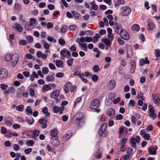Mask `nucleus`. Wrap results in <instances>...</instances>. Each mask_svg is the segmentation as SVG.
Returning <instances> with one entry per match:
<instances>
[{
    "mask_svg": "<svg viewBox=\"0 0 160 160\" xmlns=\"http://www.w3.org/2000/svg\"><path fill=\"white\" fill-rule=\"evenodd\" d=\"M19 59V56L17 53L13 54L12 56H11L10 54H7L5 57V60L6 61L9 62L12 60L11 63L13 67H14L18 63Z\"/></svg>",
    "mask_w": 160,
    "mask_h": 160,
    "instance_id": "1",
    "label": "nucleus"
},
{
    "mask_svg": "<svg viewBox=\"0 0 160 160\" xmlns=\"http://www.w3.org/2000/svg\"><path fill=\"white\" fill-rule=\"evenodd\" d=\"M8 76V71L6 68H1L0 69V80L6 79Z\"/></svg>",
    "mask_w": 160,
    "mask_h": 160,
    "instance_id": "2",
    "label": "nucleus"
},
{
    "mask_svg": "<svg viewBox=\"0 0 160 160\" xmlns=\"http://www.w3.org/2000/svg\"><path fill=\"white\" fill-rule=\"evenodd\" d=\"M122 15L126 16L128 15L130 13L131 10V8L127 6H124L122 7Z\"/></svg>",
    "mask_w": 160,
    "mask_h": 160,
    "instance_id": "3",
    "label": "nucleus"
},
{
    "mask_svg": "<svg viewBox=\"0 0 160 160\" xmlns=\"http://www.w3.org/2000/svg\"><path fill=\"white\" fill-rule=\"evenodd\" d=\"M149 116L152 118L153 119H154L156 117L157 115L154 113V110L153 107L151 105H149Z\"/></svg>",
    "mask_w": 160,
    "mask_h": 160,
    "instance_id": "4",
    "label": "nucleus"
},
{
    "mask_svg": "<svg viewBox=\"0 0 160 160\" xmlns=\"http://www.w3.org/2000/svg\"><path fill=\"white\" fill-rule=\"evenodd\" d=\"M99 105V101L97 99H94L92 101L90 105V108L91 109H96L98 107Z\"/></svg>",
    "mask_w": 160,
    "mask_h": 160,
    "instance_id": "5",
    "label": "nucleus"
},
{
    "mask_svg": "<svg viewBox=\"0 0 160 160\" xmlns=\"http://www.w3.org/2000/svg\"><path fill=\"white\" fill-rule=\"evenodd\" d=\"M114 28L115 31L118 34H120L123 30L121 25L118 23H115L114 24Z\"/></svg>",
    "mask_w": 160,
    "mask_h": 160,
    "instance_id": "6",
    "label": "nucleus"
},
{
    "mask_svg": "<svg viewBox=\"0 0 160 160\" xmlns=\"http://www.w3.org/2000/svg\"><path fill=\"white\" fill-rule=\"evenodd\" d=\"M83 116L82 112H80L76 114L73 117V119L76 122H79L81 120Z\"/></svg>",
    "mask_w": 160,
    "mask_h": 160,
    "instance_id": "7",
    "label": "nucleus"
},
{
    "mask_svg": "<svg viewBox=\"0 0 160 160\" xmlns=\"http://www.w3.org/2000/svg\"><path fill=\"white\" fill-rule=\"evenodd\" d=\"M122 38L125 40H128L129 38L128 33L125 30H123L119 34Z\"/></svg>",
    "mask_w": 160,
    "mask_h": 160,
    "instance_id": "8",
    "label": "nucleus"
},
{
    "mask_svg": "<svg viewBox=\"0 0 160 160\" xmlns=\"http://www.w3.org/2000/svg\"><path fill=\"white\" fill-rule=\"evenodd\" d=\"M115 110L112 108H109L107 110V113L109 118H114L115 115Z\"/></svg>",
    "mask_w": 160,
    "mask_h": 160,
    "instance_id": "9",
    "label": "nucleus"
},
{
    "mask_svg": "<svg viewBox=\"0 0 160 160\" xmlns=\"http://www.w3.org/2000/svg\"><path fill=\"white\" fill-rule=\"evenodd\" d=\"M158 147L157 146H153L148 148V152L150 154L155 155L156 154Z\"/></svg>",
    "mask_w": 160,
    "mask_h": 160,
    "instance_id": "10",
    "label": "nucleus"
},
{
    "mask_svg": "<svg viewBox=\"0 0 160 160\" xmlns=\"http://www.w3.org/2000/svg\"><path fill=\"white\" fill-rule=\"evenodd\" d=\"M60 91L58 89L55 90L50 95L51 98L53 99L57 98L59 96Z\"/></svg>",
    "mask_w": 160,
    "mask_h": 160,
    "instance_id": "11",
    "label": "nucleus"
},
{
    "mask_svg": "<svg viewBox=\"0 0 160 160\" xmlns=\"http://www.w3.org/2000/svg\"><path fill=\"white\" fill-rule=\"evenodd\" d=\"M153 101L154 103L158 106L160 107V94L157 93L156 96L153 98Z\"/></svg>",
    "mask_w": 160,
    "mask_h": 160,
    "instance_id": "12",
    "label": "nucleus"
},
{
    "mask_svg": "<svg viewBox=\"0 0 160 160\" xmlns=\"http://www.w3.org/2000/svg\"><path fill=\"white\" fill-rule=\"evenodd\" d=\"M38 122L42 125V126H41L42 128H45L47 127L46 125L47 120L46 118H42V119H40L38 121Z\"/></svg>",
    "mask_w": 160,
    "mask_h": 160,
    "instance_id": "13",
    "label": "nucleus"
},
{
    "mask_svg": "<svg viewBox=\"0 0 160 160\" xmlns=\"http://www.w3.org/2000/svg\"><path fill=\"white\" fill-rule=\"evenodd\" d=\"M52 144L55 146H58L60 144V142L59 141L58 138H55L54 139H52Z\"/></svg>",
    "mask_w": 160,
    "mask_h": 160,
    "instance_id": "14",
    "label": "nucleus"
},
{
    "mask_svg": "<svg viewBox=\"0 0 160 160\" xmlns=\"http://www.w3.org/2000/svg\"><path fill=\"white\" fill-rule=\"evenodd\" d=\"M139 64L140 65L142 66L145 64H148L149 63V61L148 60V58L146 57L144 60L143 59H142L139 61Z\"/></svg>",
    "mask_w": 160,
    "mask_h": 160,
    "instance_id": "15",
    "label": "nucleus"
},
{
    "mask_svg": "<svg viewBox=\"0 0 160 160\" xmlns=\"http://www.w3.org/2000/svg\"><path fill=\"white\" fill-rule=\"evenodd\" d=\"M102 149L100 148L99 149L95 154L96 158L98 159H101L102 158Z\"/></svg>",
    "mask_w": 160,
    "mask_h": 160,
    "instance_id": "16",
    "label": "nucleus"
},
{
    "mask_svg": "<svg viewBox=\"0 0 160 160\" xmlns=\"http://www.w3.org/2000/svg\"><path fill=\"white\" fill-rule=\"evenodd\" d=\"M116 82L115 80L113 79L111 80L109 82V86L110 89H112L114 88L116 85Z\"/></svg>",
    "mask_w": 160,
    "mask_h": 160,
    "instance_id": "17",
    "label": "nucleus"
},
{
    "mask_svg": "<svg viewBox=\"0 0 160 160\" xmlns=\"http://www.w3.org/2000/svg\"><path fill=\"white\" fill-rule=\"evenodd\" d=\"M42 112L43 114L45 115V117L47 118L49 117L50 114L48 112V109L47 107L43 108L42 109Z\"/></svg>",
    "mask_w": 160,
    "mask_h": 160,
    "instance_id": "18",
    "label": "nucleus"
},
{
    "mask_svg": "<svg viewBox=\"0 0 160 160\" xmlns=\"http://www.w3.org/2000/svg\"><path fill=\"white\" fill-rule=\"evenodd\" d=\"M108 96L109 100L111 101L112 99L114 98L116 95L114 93L112 92L108 93Z\"/></svg>",
    "mask_w": 160,
    "mask_h": 160,
    "instance_id": "19",
    "label": "nucleus"
},
{
    "mask_svg": "<svg viewBox=\"0 0 160 160\" xmlns=\"http://www.w3.org/2000/svg\"><path fill=\"white\" fill-rule=\"evenodd\" d=\"M130 143L132 144L131 146L133 147L135 149H136L137 148V146L136 144V141L135 138H131L130 141Z\"/></svg>",
    "mask_w": 160,
    "mask_h": 160,
    "instance_id": "20",
    "label": "nucleus"
},
{
    "mask_svg": "<svg viewBox=\"0 0 160 160\" xmlns=\"http://www.w3.org/2000/svg\"><path fill=\"white\" fill-rule=\"evenodd\" d=\"M102 40L103 41L107 46L110 47L111 44V40H109L108 38L103 39Z\"/></svg>",
    "mask_w": 160,
    "mask_h": 160,
    "instance_id": "21",
    "label": "nucleus"
},
{
    "mask_svg": "<svg viewBox=\"0 0 160 160\" xmlns=\"http://www.w3.org/2000/svg\"><path fill=\"white\" fill-rule=\"evenodd\" d=\"M58 131H51V135L52 138H58L57 135L58 133Z\"/></svg>",
    "mask_w": 160,
    "mask_h": 160,
    "instance_id": "22",
    "label": "nucleus"
},
{
    "mask_svg": "<svg viewBox=\"0 0 160 160\" xmlns=\"http://www.w3.org/2000/svg\"><path fill=\"white\" fill-rule=\"evenodd\" d=\"M35 143L33 140H28L26 142V145L28 146H32Z\"/></svg>",
    "mask_w": 160,
    "mask_h": 160,
    "instance_id": "23",
    "label": "nucleus"
},
{
    "mask_svg": "<svg viewBox=\"0 0 160 160\" xmlns=\"http://www.w3.org/2000/svg\"><path fill=\"white\" fill-rule=\"evenodd\" d=\"M46 79L48 82H53L54 80V78L52 75H48L46 77Z\"/></svg>",
    "mask_w": 160,
    "mask_h": 160,
    "instance_id": "24",
    "label": "nucleus"
},
{
    "mask_svg": "<svg viewBox=\"0 0 160 160\" xmlns=\"http://www.w3.org/2000/svg\"><path fill=\"white\" fill-rule=\"evenodd\" d=\"M132 30H135L137 31H138L139 29V26L137 24H134L132 27Z\"/></svg>",
    "mask_w": 160,
    "mask_h": 160,
    "instance_id": "25",
    "label": "nucleus"
},
{
    "mask_svg": "<svg viewBox=\"0 0 160 160\" xmlns=\"http://www.w3.org/2000/svg\"><path fill=\"white\" fill-rule=\"evenodd\" d=\"M42 89L45 91V92H46L48 90H51V88L49 85L48 84H45L43 86Z\"/></svg>",
    "mask_w": 160,
    "mask_h": 160,
    "instance_id": "26",
    "label": "nucleus"
},
{
    "mask_svg": "<svg viewBox=\"0 0 160 160\" xmlns=\"http://www.w3.org/2000/svg\"><path fill=\"white\" fill-rule=\"evenodd\" d=\"M155 27V25L152 22L148 23V29L152 30L153 28H154Z\"/></svg>",
    "mask_w": 160,
    "mask_h": 160,
    "instance_id": "27",
    "label": "nucleus"
},
{
    "mask_svg": "<svg viewBox=\"0 0 160 160\" xmlns=\"http://www.w3.org/2000/svg\"><path fill=\"white\" fill-rule=\"evenodd\" d=\"M4 136L7 138H10L13 136V133L11 131H7L6 134H5Z\"/></svg>",
    "mask_w": 160,
    "mask_h": 160,
    "instance_id": "28",
    "label": "nucleus"
},
{
    "mask_svg": "<svg viewBox=\"0 0 160 160\" xmlns=\"http://www.w3.org/2000/svg\"><path fill=\"white\" fill-rule=\"evenodd\" d=\"M67 51V49L64 48L60 52V55L63 57H66V54Z\"/></svg>",
    "mask_w": 160,
    "mask_h": 160,
    "instance_id": "29",
    "label": "nucleus"
},
{
    "mask_svg": "<svg viewBox=\"0 0 160 160\" xmlns=\"http://www.w3.org/2000/svg\"><path fill=\"white\" fill-rule=\"evenodd\" d=\"M24 105H18L16 107V109L18 111L22 112L24 110Z\"/></svg>",
    "mask_w": 160,
    "mask_h": 160,
    "instance_id": "30",
    "label": "nucleus"
},
{
    "mask_svg": "<svg viewBox=\"0 0 160 160\" xmlns=\"http://www.w3.org/2000/svg\"><path fill=\"white\" fill-rule=\"evenodd\" d=\"M107 131H98V133L101 136L105 137L106 133Z\"/></svg>",
    "mask_w": 160,
    "mask_h": 160,
    "instance_id": "31",
    "label": "nucleus"
},
{
    "mask_svg": "<svg viewBox=\"0 0 160 160\" xmlns=\"http://www.w3.org/2000/svg\"><path fill=\"white\" fill-rule=\"evenodd\" d=\"M15 27L17 30L19 32H21L22 31L23 28L19 24H16Z\"/></svg>",
    "mask_w": 160,
    "mask_h": 160,
    "instance_id": "32",
    "label": "nucleus"
},
{
    "mask_svg": "<svg viewBox=\"0 0 160 160\" xmlns=\"http://www.w3.org/2000/svg\"><path fill=\"white\" fill-rule=\"evenodd\" d=\"M69 84H71L70 82H69L68 84H66L64 86V91L66 93H67L68 91V87L69 86Z\"/></svg>",
    "mask_w": 160,
    "mask_h": 160,
    "instance_id": "33",
    "label": "nucleus"
},
{
    "mask_svg": "<svg viewBox=\"0 0 160 160\" xmlns=\"http://www.w3.org/2000/svg\"><path fill=\"white\" fill-rule=\"evenodd\" d=\"M30 24L29 25L30 26H32L33 24H35L37 21L34 18H31L30 19Z\"/></svg>",
    "mask_w": 160,
    "mask_h": 160,
    "instance_id": "34",
    "label": "nucleus"
},
{
    "mask_svg": "<svg viewBox=\"0 0 160 160\" xmlns=\"http://www.w3.org/2000/svg\"><path fill=\"white\" fill-rule=\"evenodd\" d=\"M4 121L5 123L7 125L9 126H11L12 124V121L10 120H8L7 118H6L4 119Z\"/></svg>",
    "mask_w": 160,
    "mask_h": 160,
    "instance_id": "35",
    "label": "nucleus"
},
{
    "mask_svg": "<svg viewBox=\"0 0 160 160\" xmlns=\"http://www.w3.org/2000/svg\"><path fill=\"white\" fill-rule=\"evenodd\" d=\"M42 72L44 74H46L48 73L49 70L47 67H44L42 68Z\"/></svg>",
    "mask_w": 160,
    "mask_h": 160,
    "instance_id": "36",
    "label": "nucleus"
},
{
    "mask_svg": "<svg viewBox=\"0 0 160 160\" xmlns=\"http://www.w3.org/2000/svg\"><path fill=\"white\" fill-rule=\"evenodd\" d=\"M73 59L71 58L67 61L68 65V66H71L72 65L73 62Z\"/></svg>",
    "mask_w": 160,
    "mask_h": 160,
    "instance_id": "37",
    "label": "nucleus"
},
{
    "mask_svg": "<svg viewBox=\"0 0 160 160\" xmlns=\"http://www.w3.org/2000/svg\"><path fill=\"white\" fill-rule=\"evenodd\" d=\"M8 87V85L2 83L0 84V88L2 90H5Z\"/></svg>",
    "mask_w": 160,
    "mask_h": 160,
    "instance_id": "38",
    "label": "nucleus"
},
{
    "mask_svg": "<svg viewBox=\"0 0 160 160\" xmlns=\"http://www.w3.org/2000/svg\"><path fill=\"white\" fill-rule=\"evenodd\" d=\"M137 98L138 99H141L142 100H143V94L142 92H139L137 94Z\"/></svg>",
    "mask_w": 160,
    "mask_h": 160,
    "instance_id": "39",
    "label": "nucleus"
},
{
    "mask_svg": "<svg viewBox=\"0 0 160 160\" xmlns=\"http://www.w3.org/2000/svg\"><path fill=\"white\" fill-rule=\"evenodd\" d=\"M79 45L80 46H81L83 48H84V51H86L87 49V44L86 43H84L83 44H82L81 43H79Z\"/></svg>",
    "mask_w": 160,
    "mask_h": 160,
    "instance_id": "40",
    "label": "nucleus"
},
{
    "mask_svg": "<svg viewBox=\"0 0 160 160\" xmlns=\"http://www.w3.org/2000/svg\"><path fill=\"white\" fill-rule=\"evenodd\" d=\"M56 64L57 67H60L62 65L63 62L61 60H58L56 62Z\"/></svg>",
    "mask_w": 160,
    "mask_h": 160,
    "instance_id": "41",
    "label": "nucleus"
},
{
    "mask_svg": "<svg viewBox=\"0 0 160 160\" xmlns=\"http://www.w3.org/2000/svg\"><path fill=\"white\" fill-rule=\"evenodd\" d=\"M132 50L131 49H129L127 50V58H130L132 54Z\"/></svg>",
    "mask_w": 160,
    "mask_h": 160,
    "instance_id": "42",
    "label": "nucleus"
},
{
    "mask_svg": "<svg viewBox=\"0 0 160 160\" xmlns=\"http://www.w3.org/2000/svg\"><path fill=\"white\" fill-rule=\"evenodd\" d=\"M28 89H29L30 92V95L32 97H33L35 95L34 90L32 88H30L29 89L28 88Z\"/></svg>",
    "mask_w": 160,
    "mask_h": 160,
    "instance_id": "43",
    "label": "nucleus"
},
{
    "mask_svg": "<svg viewBox=\"0 0 160 160\" xmlns=\"http://www.w3.org/2000/svg\"><path fill=\"white\" fill-rule=\"evenodd\" d=\"M107 127V124L106 123H103L100 127L99 130H106Z\"/></svg>",
    "mask_w": 160,
    "mask_h": 160,
    "instance_id": "44",
    "label": "nucleus"
},
{
    "mask_svg": "<svg viewBox=\"0 0 160 160\" xmlns=\"http://www.w3.org/2000/svg\"><path fill=\"white\" fill-rule=\"evenodd\" d=\"M82 98L81 97L78 98L75 101L74 103L73 107L75 108V105L77 104L78 103H79L80 101L82 100Z\"/></svg>",
    "mask_w": 160,
    "mask_h": 160,
    "instance_id": "45",
    "label": "nucleus"
},
{
    "mask_svg": "<svg viewBox=\"0 0 160 160\" xmlns=\"http://www.w3.org/2000/svg\"><path fill=\"white\" fill-rule=\"evenodd\" d=\"M99 67L97 65H94L93 68V70L95 72H97L99 70Z\"/></svg>",
    "mask_w": 160,
    "mask_h": 160,
    "instance_id": "46",
    "label": "nucleus"
},
{
    "mask_svg": "<svg viewBox=\"0 0 160 160\" xmlns=\"http://www.w3.org/2000/svg\"><path fill=\"white\" fill-rule=\"evenodd\" d=\"M19 43L21 45L24 46L27 44V42L25 40H22L19 41Z\"/></svg>",
    "mask_w": 160,
    "mask_h": 160,
    "instance_id": "47",
    "label": "nucleus"
},
{
    "mask_svg": "<svg viewBox=\"0 0 160 160\" xmlns=\"http://www.w3.org/2000/svg\"><path fill=\"white\" fill-rule=\"evenodd\" d=\"M48 40L50 42H53L55 43L56 42V40L54 39L52 37L48 36L47 38Z\"/></svg>",
    "mask_w": 160,
    "mask_h": 160,
    "instance_id": "48",
    "label": "nucleus"
},
{
    "mask_svg": "<svg viewBox=\"0 0 160 160\" xmlns=\"http://www.w3.org/2000/svg\"><path fill=\"white\" fill-rule=\"evenodd\" d=\"M133 150L132 148H127V153L129 155H131L132 153Z\"/></svg>",
    "mask_w": 160,
    "mask_h": 160,
    "instance_id": "49",
    "label": "nucleus"
},
{
    "mask_svg": "<svg viewBox=\"0 0 160 160\" xmlns=\"http://www.w3.org/2000/svg\"><path fill=\"white\" fill-rule=\"evenodd\" d=\"M26 111L29 113L32 114V111L30 106H28L26 109Z\"/></svg>",
    "mask_w": 160,
    "mask_h": 160,
    "instance_id": "50",
    "label": "nucleus"
},
{
    "mask_svg": "<svg viewBox=\"0 0 160 160\" xmlns=\"http://www.w3.org/2000/svg\"><path fill=\"white\" fill-rule=\"evenodd\" d=\"M142 137L144 138V139L146 140H148L150 138V135L146 133L144 134Z\"/></svg>",
    "mask_w": 160,
    "mask_h": 160,
    "instance_id": "51",
    "label": "nucleus"
},
{
    "mask_svg": "<svg viewBox=\"0 0 160 160\" xmlns=\"http://www.w3.org/2000/svg\"><path fill=\"white\" fill-rule=\"evenodd\" d=\"M53 110L54 113H58L59 111V107L56 106H54L53 107Z\"/></svg>",
    "mask_w": 160,
    "mask_h": 160,
    "instance_id": "52",
    "label": "nucleus"
},
{
    "mask_svg": "<svg viewBox=\"0 0 160 160\" xmlns=\"http://www.w3.org/2000/svg\"><path fill=\"white\" fill-rule=\"evenodd\" d=\"M32 151V149L31 148H28L24 150V152L26 154H28Z\"/></svg>",
    "mask_w": 160,
    "mask_h": 160,
    "instance_id": "53",
    "label": "nucleus"
},
{
    "mask_svg": "<svg viewBox=\"0 0 160 160\" xmlns=\"http://www.w3.org/2000/svg\"><path fill=\"white\" fill-rule=\"evenodd\" d=\"M58 43L61 45H64L65 44V41L64 39L60 38L58 40Z\"/></svg>",
    "mask_w": 160,
    "mask_h": 160,
    "instance_id": "54",
    "label": "nucleus"
},
{
    "mask_svg": "<svg viewBox=\"0 0 160 160\" xmlns=\"http://www.w3.org/2000/svg\"><path fill=\"white\" fill-rule=\"evenodd\" d=\"M98 79V76L97 75H94L92 77V79L94 82L97 81Z\"/></svg>",
    "mask_w": 160,
    "mask_h": 160,
    "instance_id": "55",
    "label": "nucleus"
},
{
    "mask_svg": "<svg viewBox=\"0 0 160 160\" xmlns=\"http://www.w3.org/2000/svg\"><path fill=\"white\" fill-rule=\"evenodd\" d=\"M83 74H82L80 76V78L84 82L86 83L88 82V80L84 78L83 77Z\"/></svg>",
    "mask_w": 160,
    "mask_h": 160,
    "instance_id": "56",
    "label": "nucleus"
},
{
    "mask_svg": "<svg viewBox=\"0 0 160 160\" xmlns=\"http://www.w3.org/2000/svg\"><path fill=\"white\" fill-rule=\"evenodd\" d=\"M155 55L157 57H159L160 56V50L159 49L155 50Z\"/></svg>",
    "mask_w": 160,
    "mask_h": 160,
    "instance_id": "57",
    "label": "nucleus"
},
{
    "mask_svg": "<svg viewBox=\"0 0 160 160\" xmlns=\"http://www.w3.org/2000/svg\"><path fill=\"white\" fill-rule=\"evenodd\" d=\"M12 127L14 129H19L20 128V126L18 124H14L13 125Z\"/></svg>",
    "mask_w": 160,
    "mask_h": 160,
    "instance_id": "58",
    "label": "nucleus"
},
{
    "mask_svg": "<svg viewBox=\"0 0 160 160\" xmlns=\"http://www.w3.org/2000/svg\"><path fill=\"white\" fill-rule=\"evenodd\" d=\"M117 4L116 5H120V4H123L124 3V0H118L117 2Z\"/></svg>",
    "mask_w": 160,
    "mask_h": 160,
    "instance_id": "59",
    "label": "nucleus"
},
{
    "mask_svg": "<svg viewBox=\"0 0 160 160\" xmlns=\"http://www.w3.org/2000/svg\"><path fill=\"white\" fill-rule=\"evenodd\" d=\"M72 131H68L65 135H66L67 137H69L70 138V137L72 135Z\"/></svg>",
    "mask_w": 160,
    "mask_h": 160,
    "instance_id": "60",
    "label": "nucleus"
},
{
    "mask_svg": "<svg viewBox=\"0 0 160 160\" xmlns=\"http://www.w3.org/2000/svg\"><path fill=\"white\" fill-rule=\"evenodd\" d=\"M4 145L7 147H10L11 145V143L9 141H7L4 142Z\"/></svg>",
    "mask_w": 160,
    "mask_h": 160,
    "instance_id": "61",
    "label": "nucleus"
},
{
    "mask_svg": "<svg viewBox=\"0 0 160 160\" xmlns=\"http://www.w3.org/2000/svg\"><path fill=\"white\" fill-rule=\"evenodd\" d=\"M49 67L51 69L54 70L55 69V65L52 63H49Z\"/></svg>",
    "mask_w": 160,
    "mask_h": 160,
    "instance_id": "62",
    "label": "nucleus"
},
{
    "mask_svg": "<svg viewBox=\"0 0 160 160\" xmlns=\"http://www.w3.org/2000/svg\"><path fill=\"white\" fill-rule=\"evenodd\" d=\"M146 81V78L142 76L140 78V82L142 83H144Z\"/></svg>",
    "mask_w": 160,
    "mask_h": 160,
    "instance_id": "63",
    "label": "nucleus"
},
{
    "mask_svg": "<svg viewBox=\"0 0 160 160\" xmlns=\"http://www.w3.org/2000/svg\"><path fill=\"white\" fill-rule=\"evenodd\" d=\"M33 38L31 36H28L27 38V40L28 42H31L33 41Z\"/></svg>",
    "mask_w": 160,
    "mask_h": 160,
    "instance_id": "64",
    "label": "nucleus"
}]
</instances>
